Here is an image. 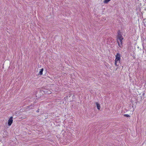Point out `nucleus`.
Wrapping results in <instances>:
<instances>
[{
    "mask_svg": "<svg viewBox=\"0 0 146 146\" xmlns=\"http://www.w3.org/2000/svg\"><path fill=\"white\" fill-rule=\"evenodd\" d=\"M13 117H11L8 121V125L9 126H10L11 125L13 121Z\"/></svg>",
    "mask_w": 146,
    "mask_h": 146,
    "instance_id": "7ed1b4c3",
    "label": "nucleus"
},
{
    "mask_svg": "<svg viewBox=\"0 0 146 146\" xmlns=\"http://www.w3.org/2000/svg\"><path fill=\"white\" fill-rule=\"evenodd\" d=\"M72 93H69V97H70L72 95ZM73 96H74V94H73Z\"/></svg>",
    "mask_w": 146,
    "mask_h": 146,
    "instance_id": "f8f14e48",
    "label": "nucleus"
},
{
    "mask_svg": "<svg viewBox=\"0 0 146 146\" xmlns=\"http://www.w3.org/2000/svg\"><path fill=\"white\" fill-rule=\"evenodd\" d=\"M43 91L38 90L36 93V97H37L38 98H40V97L43 95Z\"/></svg>",
    "mask_w": 146,
    "mask_h": 146,
    "instance_id": "f257e3e1",
    "label": "nucleus"
},
{
    "mask_svg": "<svg viewBox=\"0 0 146 146\" xmlns=\"http://www.w3.org/2000/svg\"><path fill=\"white\" fill-rule=\"evenodd\" d=\"M117 39H119L121 42V43L122 40L123 39V38L122 35H120V36H117Z\"/></svg>",
    "mask_w": 146,
    "mask_h": 146,
    "instance_id": "39448f33",
    "label": "nucleus"
},
{
    "mask_svg": "<svg viewBox=\"0 0 146 146\" xmlns=\"http://www.w3.org/2000/svg\"><path fill=\"white\" fill-rule=\"evenodd\" d=\"M118 61H119V60H116L115 59V63H117V62H118Z\"/></svg>",
    "mask_w": 146,
    "mask_h": 146,
    "instance_id": "ddd939ff",
    "label": "nucleus"
},
{
    "mask_svg": "<svg viewBox=\"0 0 146 146\" xmlns=\"http://www.w3.org/2000/svg\"><path fill=\"white\" fill-rule=\"evenodd\" d=\"M44 70L43 68H42L40 69V71L39 72V73L38 74V75H41L42 74V72Z\"/></svg>",
    "mask_w": 146,
    "mask_h": 146,
    "instance_id": "423d86ee",
    "label": "nucleus"
},
{
    "mask_svg": "<svg viewBox=\"0 0 146 146\" xmlns=\"http://www.w3.org/2000/svg\"><path fill=\"white\" fill-rule=\"evenodd\" d=\"M115 65L117 66H119L118 64V65L117 64V63H115Z\"/></svg>",
    "mask_w": 146,
    "mask_h": 146,
    "instance_id": "4468645a",
    "label": "nucleus"
},
{
    "mask_svg": "<svg viewBox=\"0 0 146 146\" xmlns=\"http://www.w3.org/2000/svg\"><path fill=\"white\" fill-rule=\"evenodd\" d=\"M96 106L97 108V109L98 110H100V104L98 103L97 102H96Z\"/></svg>",
    "mask_w": 146,
    "mask_h": 146,
    "instance_id": "0eeeda50",
    "label": "nucleus"
},
{
    "mask_svg": "<svg viewBox=\"0 0 146 146\" xmlns=\"http://www.w3.org/2000/svg\"><path fill=\"white\" fill-rule=\"evenodd\" d=\"M34 104H31V105H29L27 107V108L29 110L33 109L34 108Z\"/></svg>",
    "mask_w": 146,
    "mask_h": 146,
    "instance_id": "20e7f679",
    "label": "nucleus"
},
{
    "mask_svg": "<svg viewBox=\"0 0 146 146\" xmlns=\"http://www.w3.org/2000/svg\"><path fill=\"white\" fill-rule=\"evenodd\" d=\"M117 43H118V45L120 47H121L122 46V42L121 43V44H120L119 42H118V40H117Z\"/></svg>",
    "mask_w": 146,
    "mask_h": 146,
    "instance_id": "1a4fd4ad",
    "label": "nucleus"
},
{
    "mask_svg": "<svg viewBox=\"0 0 146 146\" xmlns=\"http://www.w3.org/2000/svg\"><path fill=\"white\" fill-rule=\"evenodd\" d=\"M124 115L125 116V117H130V115H128V114H124Z\"/></svg>",
    "mask_w": 146,
    "mask_h": 146,
    "instance_id": "9b49d317",
    "label": "nucleus"
},
{
    "mask_svg": "<svg viewBox=\"0 0 146 146\" xmlns=\"http://www.w3.org/2000/svg\"><path fill=\"white\" fill-rule=\"evenodd\" d=\"M110 0H105L104 2L105 3H107Z\"/></svg>",
    "mask_w": 146,
    "mask_h": 146,
    "instance_id": "9d476101",
    "label": "nucleus"
},
{
    "mask_svg": "<svg viewBox=\"0 0 146 146\" xmlns=\"http://www.w3.org/2000/svg\"><path fill=\"white\" fill-rule=\"evenodd\" d=\"M49 92H48V94H50V93H51V92L50 91H49Z\"/></svg>",
    "mask_w": 146,
    "mask_h": 146,
    "instance_id": "dca6fc26",
    "label": "nucleus"
},
{
    "mask_svg": "<svg viewBox=\"0 0 146 146\" xmlns=\"http://www.w3.org/2000/svg\"><path fill=\"white\" fill-rule=\"evenodd\" d=\"M121 35V32L120 31H118V35L117 37Z\"/></svg>",
    "mask_w": 146,
    "mask_h": 146,
    "instance_id": "6e6552de",
    "label": "nucleus"
},
{
    "mask_svg": "<svg viewBox=\"0 0 146 146\" xmlns=\"http://www.w3.org/2000/svg\"><path fill=\"white\" fill-rule=\"evenodd\" d=\"M39 109H38L36 111L37 112H39Z\"/></svg>",
    "mask_w": 146,
    "mask_h": 146,
    "instance_id": "2eb2a0df",
    "label": "nucleus"
},
{
    "mask_svg": "<svg viewBox=\"0 0 146 146\" xmlns=\"http://www.w3.org/2000/svg\"><path fill=\"white\" fill-rule=\"evenodd\" d=\"M116 58V60H119V63H120V60L121 59V56L120 54L119 53H117L116 55L115 56Z\"/></svg>",
    "mask_w": 146,
    "mask_h": 146,
    "instance_id": "f03ea898",
    "label": "nucleus"
}]
</instances>
